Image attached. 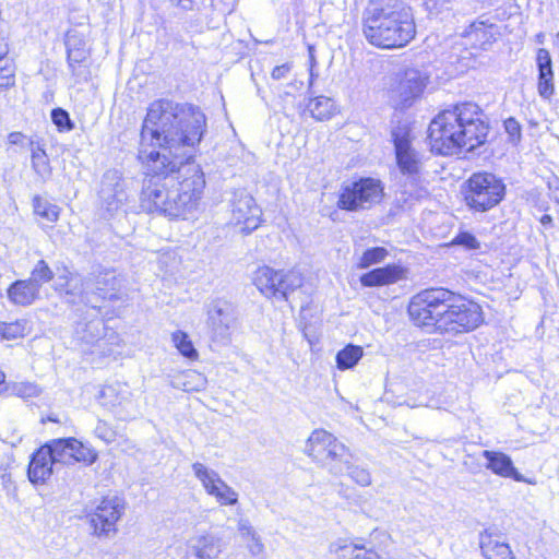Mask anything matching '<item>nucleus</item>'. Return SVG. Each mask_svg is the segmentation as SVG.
Returning a JSON list of instances; mask_svg holds the SVG:
<instances>
[{
  "mask_svg": "<svg viewBox=\"0 0 559 559\" xmlns=\"http://www.w3.org/2000/svg\"><path fill=\"white\" fill-rule=\"evenodd\" d=\"M205 130L206 117L197 106L166 98L150 104L138 154L146 168L142 211L186 217L197 209L205 179L192 158Z\"/></svg>",
  "mask_w": 559,
  "mask_h": 559,
  "instance_id": "obj_1",
  "label": "nucleus"
},
{
  "mask_svg": "<svg viewBox=\"0 0 559 559\" xmlns=\"http://www.w3.org/2000/svg\"><path fill=\"white\" fill-rule=\"evenodd\" d=\"M489 123L475 103H462L442 110L429 124L431 151L439 155L472 152L486 143Z\"/></svg>",
  "mask_w": 559,
  "mask_h": 559,
  "instance_id": "obj_2",
  "label": "nucleus"
},
{
  "mask_svg": "<svg viewBox=\"0 0 559 559\" xmlns=\"http://www.w3.org/2000/svg\"><path fill=\"white\" fill-rule=\"evenodd\" d=\"M361 31L370 45L395 49L415 38L416 24L411 7L403 0H370L362 12Z\"/></svg>",
  "mask_w": 559,
  "mask_h": 559,
  "instance_id": "obj_3",
  "label": "nucleus"
},
{
  "mask_svg": "<svg viewBox=\"0 0 559 559\" xmlns=\"http://www.w3.org/2000/svg\"><path fill=\"white\" fill-rule=\"evenodd\" d=\"M452 298L453 293L444 288L424 289L412 297L408 314L416 325L440 331Z\"/></svg>",
  "mask_w": 559,
  "mask_h": 559,
  "instance_id": "obj_4",
  "label": "nucleus"
},
{
  "mask_svg": "<svg viewBox=\"0 0 559 559\" xmlns=\"http://www.w3.org/2000/svg\"><path fill=\"white\" fill-rule=\"evenodd\" d=\"M464 200L469 211L485 213L496 207L506 195V185L492 173H475L466 181Z\"/></svg>",
  "mask_w": 559,
  "mask_h": 559,
  "instance_id": "obj_5",
  "label": "nucleus"
},
{
  "mask_svg": "<svg viewBox=\"0 0 559 559\" xmlns=\"http://www.w3.org/2000/svg\"><path fill=\"white\" fill-rule=\"evenodd\" d=\"M305 452L335 476L344 474L345 459L349 456L348 448L323 429L312 431L307 440Z\"/></svg>",
  "mask_w": 559,
  "mask_h": 559,
  "instance_id": "obj_6",
  "label": "nucleus"
},
{
  "mask_svg": "<svg viewBox=\"0 0 559 559\" xmlns=\"http://www.w3.org/2000/svg\"><path fill=\"white\" fill-rule=\"evenodd\" d=\"M448 305L449 309L441 321L440 332L454 334L469 332L484 321L481 308L474 301L457 298L453 294Z\"/></svg>",
  "mask_w": 559,
  "mask_h": 559,
  "instance_id": "obj_7",
  "label": "nucleus"
},
{
  "mask_svg": "<svg viewBox=\"0 0 559 559\" xmlns=\"http://www.w3.org/2000/svg\"><path fill=\"white\" fill-rule=\"evenodd\" d=\"M253 283L265 297L286 300L289 293L301 287L302 276L294 270L276 271L263 265L255 271Z\"/></svg>",
  "mask_w": 559,
  "mask_h": 559,
  "instance_id": "obj_8",
  "label": "nucleus"
},
{
  "mask_svg": "<svg viewBox=\"0 0 559 559\" xmlns=\"http://www.w3.org/2000/svg\"><path fill=\"white\" fill-rule=\"evenodd\" d=\"M383 187L380 180L360 178L342 188L337 206L341 210L357 211L381 201Z\"/></svg>",
  "mask_w": 559,
  "mask_h": 559,
  "instance_id": "obj_9",
  "label": "nucleus"
},
{
  "mask_svg": "<svg viewBox=\"0 0 559 559\" xmlns=\"http://www.w3.org/2000/svg\"><path fill=\"white\" fill-rule=\"evenodd\" d=\"M126 511V503L117 496L104 498L94 511L87 514L93 534L108 538L117 533V522Z\"/></svg>",
  "mask_w": 559,
  "mask_h": 559,
  "instance_id": "obj_10",
  "label": "nucleus"
},
{
  "mask_svg": "<svg viewBox=\"0 0 559 559\" xmlns=\"http://www.w3.org/2000/svg\"><path fill=\"white\" fill-rule=\"evenodd\" d=\"M45 445L57 466L73 465L76 462L92 465L97 460V454L75 438L53 439Z\"/></svg>",
  "mask_w": 559,
  "mask_h": 559,
  "instance_id": "obj_11",
  "label": "nucleus"
},
{
  "mask_svg": "<svg viewBox=\"0 0 559 559\" xmlns=\"http://www.w3.org/2000/svg\"><path fill=\"white\" fill-rule=\"evenodd\" d=\"M81 283V295H88L90 293L96 294L103 299H112L116 297L118 289V280L114 271L105 270L97 273H91L86 278L82 280L79 276H71L67 281V287L60 288L67 294H75V285Z\"/></svg>",
  "mask_w": 559,
  "mask_h": 559,
  "instance_id": "obj_12",
  "label": "nucleus"
},
{
  "mask_svg": "<svg viewBox=\"0 0 559 559\" xmlns=\"http://www.w3.org/2000/svg\"><path fill=\"white\" fill-rule=\"evenodd\" d=\"M99 198L105 210L114 214L119 210L127 212L130 194L122 175L117 169L107 170L102 178Z\"/></svg>",
  "mask_w": 559,
  "mask_h": 559,
  "instance_id": "obj_13",
  "label": "nucleus"
},
{
  "mask_svg": "<svg viewBox=\"0 0 559 559\" xmlns=\"http://www.w3.org/2000/svg\"><path fill=\"white\" fill-rule=\"evenodd\" d=\"M261 215L260 207L246 190L234 192L230 222L236 226H241L242 234L248 235L255 230L260 226Z\"/></svg>",
  "mask_w": 559,
  "mask_h": 559,
  "instance_id": "obj_14",
  "label": "nucleus"
},
{
  "mask_svg": "<svg viewBox=\"0 0 559 559\" xmlns=\"http://www.w3.org/2000/svg\"><path fill=\"white\" fill-rule=\"evenodd\" d=\"M426 86V78L416 69H407L397 84L390 91V100L395 108L409 107Z\"/></svg>",
  "mask_w": 559,
  "mask_h": 559,
  "instance_id": "obj_15",
  "label": "nucleus"
},
{
  "mask_svg": "<svg viewBox=\"0 0 559 559\" xmlns=\"http://www.w3.org/2000/svg\"><path fill=\"white\" fill-rule=\"evenodd\" d=\"M236 320V307L230 301L218 298L209 305L207 324L215 338L221 341L228 340Z\"/></svg>",
  "mask_w": 559,
  "mask_h": 559,
  "instance_id": "obj_16",
  "label": "nucleus"
},
{
  "mask_svg": "<svg viewBox=\"0 0 559 559\" xmlns=\"http://www.w3.org/2000/svg\"><path fill=\"white\" fill-rule=\"evenodd\" d=\"M68 66L73 76L80 80H87V70L82 66L90 56V48L82 35L71 31L66 37Z\"/></svg>",
  "mask_w": 559,
  "mask_h": 559,
  "instance_id": "obj_17",
  "label": "nucleus"
},
{
  "mask_svg": "<svg viewBox=\"0 0 559 559\" xmlns=\"http://www.w3.org/2000/svg\"><path fill=\"white\" fill-rule=\"evenodd\" d=\"M396 163L404 176L411 181L412 186L417 187L419 180V159L417 153L412 147L406 136H399L393 132Z\"/></svg>",
  "mask_w": 559,
  "mask_h": 559,
  "instance_id": "obj_18",
  "label": "nucleus"
},
{
  "mask_svg": "<svg viewBox=\"0 0 559 559\" xmlns=\"http://www.w3.org/2000/svg\"><path fill=\"white\" fill-rule=\"evenodd\" d=\"M479 548L486 559H516L501 533L487 528L479 533Z\"/></svg>",
  "mask_w": 559,
  "mask_h": 559,
  "instance_id": "obj_19",
  "label": "nucleus"
},
{
  "mask_svg": "<svg viewBox=\"0 0 559 559\" xmlns=\"http://www.w3.org/2000/svg\"><path fill=\"white\" fill-rule=\"evenodd\" d=\"M406 277V270L397 264H388L377 267L360 276V283L365 287H374L394 284Z\"/></svg>",
  "mask_w": 559,
  "mask_h": 559,
  "instance_id": "obj_20",
  "label": "nucleus"
},
{
  "mask_svg": "<svg viewBox=\"0 0 559 559\" xmlns=\"http://www.w3.org/2000/svg\"><path fill=\"white\" fill-rule=\"evenodd\" d=\"M55 468H57V465L51 453L44 445L32 456L28 465V478L34 484L45 483L52 475Z\"/></svg>",
  "mask_w": 559,
  "mask_h": 559,
  "instance_id": "obj_21",
  "label": "nucleus"
},
{
  "mask_svg": "<svg viewBox=\"0 0 559 559\" xmlns=\"http://www.w3.org/2000/svg\"><path fill=\"white\" fill-rule=\"evenodd\" d=\"M483 456L487 460L486 467L496 475L512 478L516 481H525L524 477L514 467L510 456L502 452L485 450Z\"/></svg>",
  "mask_w": 559,
  "mask_h": 559,
  "instance_id": "obj_22",
  "label": "nucleus"
},
{
  "mask_svg": "<svg viewBox=\"0 0 559 559\" xmlns=\"http://www.w3.org/2000/svg\"><path fill=\"white\" fill-rule=\"evenodd\" d=\"M189 548L198 559H216L222 552V540L212 534L198 535L189 540Z\"/></svg>",
  "mask_w": 559,
  "mask_h": 559,
  "instance_id": "obj_23",
  "label": "nucleus"
},
{
  "mask_svg": "<svg viewBox=\"0 0 559 559\" xmlns=\"http://www.w3.org/2000/svg\"><path fill=\"white\" fill-rule=\"evenodd\" d=\"M131 391L126 383L114 382L105 385L98 395L100 403L110 408L124 406L130 402Z\"/></svg>",
  "mask_w": 559,
  "mask_h": 559,
  "instance_id": "obj_24",
  "label": "nucleus"
},
{
  "mask_svg": "<svg viewBox=\"0 0 559 559\" xmlns=\"http://www.w3.org/2000/svg\"><path fill=\"white\" fill-rule=\"evenodd\" d=\"M7 295L14 305L29 306L39 297V290L27 280H19L10 285Z\"/></svg>",
  "mask_w": 559,
  "mask_h": 559,
  "instance_id": "obj_25",
  "label": "nucleus"
},
{
  "mask_svg": "<svg viewBox=\"0 0 559 559\" xmlns=\"http://www.w3.org/2000/svg\"><path fill=\"white\" fill-rule=\"evenodd\" d=\"M28 150L31 151L32 167L34 171L44 179L50 177L52 169L44 148V144L39 140L29 141Z\"/></svg>",
  "mask_w": 559,
  "mask_h": 559,
  "instance_id": "obj_26",
  "label": "nucleus"
},
{
  "mask_svg": "<svg viewBox=\"0 0 559 559\" xmlns=\"http://www.w3.org/2000/svg\"><path fill=\"white\" fill-rule=\"evenodd\" d=\"M106 328L102 319L91 320L86 323H78L75 333L76 336L87 344L98 342L105 334Z\"/></svg>",
  "mask_w": 559,
  "mask_h": 559,
  "instance_id": "obj_27",
  "label": "nucleus"
},
{
  "mask_svg": "<svg viewBox=\"0 0 559 559\" xmlns=\"http://www.w3.org/2000/svg\"><path fill=\"white\" fill-rule=\"evenodd\" d=\"M192 469L195 477L202 483L205 491L210 496H214L217 486H219V483H223L218 473L199 462L192 464Z\"/></svg>",
  "mask_w": 559,
  "mask_h": 559,
  "instance_id": "obj_28",
  "label": "nucleus"
},
{
  "mask_svg": "<svg viewBox=\"0 0 559 559\" xmlns=\"http://www.w3.org/2000/svg\"><path fill=\"white\" fill-rule=\"evenodd\" d=\"M192 469L195 477L202 483L205 491L210 496H214L217 486H219V483H223L218 473L199 462L192 464Z\"/></svg>",
  "mask_w": 559,
  "mask_h": 559,
  "instance_id": "obj_29",
  "label": "nucleus"
},
{
  "mask_svg": "<svg viewBox=\"0 0 559 559\" xmlns=\"http://www.w3.org/2000/svg\"><path fill=\"white\" fill-rule=\"evenodd\" d=\"M33 211L36 217L50 224L56 223L60 216V207L39 195L33 198Z\"/></svg>",
  "mask_w": 559,
  "mask_h": 559,
  "instance_id": "obj_30",
  "label": "nucleus"
},
{
  "mask_svg": "<svg viewBox=\"0 0 559 559\" xmlns=\"http://www.w3.org/2000/svg\"><path fill=\"white\" fill-rule=\"evenodd\" d=\"M308 111L311 116L317 120H328L330 119L335 111V104L333 99L319 96L311 98L307 105Z\"/></svg>",
  "mask_w": 559,
  "mask_h": 559,
  "instance_id": "obj_31",
  "label": "nucleus"
},
{
  "mask_svg": "<svg viewBox=\"0 0 559 559\" xmlns=\"http://www.w3.org/2000/svg\"><path fill=\"white\" fill-rule=\"evenodd\" d=\"M362 356L364 349L361 346L348 344L336 354V366L340 370L352 369Z\"/></svg>",
  "mask_w": 559,
  "mask_h": 559,
  "instance_id": "obj_32",
  "label": "nucleus"
},
{
  "mask_svg": "<svg viewBox=\"0 0 559 559\" xmlns=\"http://www.w3.org/2000/svg\"><path fill=\"white\" fill-rule=\"evenodd\" d=\"M171 341L179 353L188 359H197L198 352L193 346L189 335L183 331H176L171 334Z\"/></svg>",
  "mask_w": 559,
  "mask_h": 559,
  "instance_id": "obj_33",
  "label": "nucleus"
},
{
  "mask_svg": "<svg viewBox=\"0 0 559 559\" xmlns=\"http://www.w3.org/2000/svg\"><path fill=\"white\" fill-rule=\"evenodd\" d=\"M53 278V272L44 260L37 261L34 265L29 278L27 281L36 286L38 290L45 284Z\"/></svg>",
  "mask_w": 559,
  "mask_h": 559,
  "instance_id": "obj_34",
  "label": "nucleus"
},
{
  "mask_svg": "<svg viewBox=\"0 0 559 559\" xmlns=\"http://www.w3.org/2000/svg\"><path fill=\"white\" fill-rule=\"evenodd\" d=\"M346 467L344 468V473L347 475L359 486L367 487L371 485V474L367 468L355 466L350 463V455L345 459Z\"/></svg>",
  "mask_w": 559,
  "mask_h": 559,
  "instance_id": "obj_35",
  "label": "nucleus"
},
{
  "mask_svg": "<svg viewBox=\"0 0 559 559\" xmlns=\"http://www.w3.org/2000/svg\"><path fill=\"white\" fill-rule=\"evenodd\" d=\"M388 255V251L382 247H374L367 249L359 259L357 266L359 269H367L372 264L382 262Z\"/></svg>",
  "mask_w": 559,
  "mask_h": 559,
  "instance_id": "obj_36",
  "label": "nucleus"
},
{
  "mask_svg": "<svg viewBox=\"0 0 559 559\" xmlns=\"http://www.w3.org/2000/svg\"><path fill=\"white\" fill-rule=\"evenodd\" d=\"M25 321H15L11 323L0 322V338L15 340L25 335Z\"/></svg>",
  "mask_w": 559,
  "mask_h": 559,
  "instance_id": "obj_37",
  "label": "nucleus"
},
{
  "mask_svg": "<svg viewBox=\"0 0 559 559\" xmlns=\"http://www.w3.org/2000/svg\"><path fill=\"white\" fill-rule=\"evenodd\" d=\"M537 91L542 98H551L555 94L554 71L538 73Z\"/></svg>",
  "mask_w": 559,
  "mask_h": 559,
  "instance_id": "obj_38",
  "label": "nucleus"
},
{
  "mask_svg": "<svg viewBox=\"0 0 559 559\" xmlns=\"http://www.w3.org/2000/svg\"><path fill=\"white\" fill-rule=\"evenodd\" d=\"M213 497L222 506H234L238 502V493L224 480L219 483Z\"/></svg>",
  "mask_w": 559,
  "mask_h": 559,
  "instance_id": "obj_39",
  "label": "nucleus"
},
{
  "mask_svg": "<svg viewBox=\"0 0 559 559\" xmlns=\"http://www.w3.org/2000/svg\"><path fill=\"white\" fill-rule=\"evenodd\" d=\"M12 394L22 399L39 395L40 389L32 382H20L11 386Z\"/></svg>",
  "mask_w": 559,
  "mask_h": 559,
  "instance_id": "obj_40",
  "label": "nucleus"
},
{
  "mask_svg": "<svg viewBox=\"0 0 559 559\" xmlns=\"http://www.w3.org/2000/svg\"><path fill=\"white\" fill-rule=\"evenodd\" d=\"M52 122L57 126L59 131H71L74 128L68 111L62 108H56L51 111Z\"/></svg>",
  "mask_w": 559,
  "mask_h": 559,
  "instance_id": "obj_41",
  "label": "nucleus"
},
{
  "mask_svg": "<svg viewBox=\"0 0 559 559\" xmlns=\"http://www.w3.org/2000/svg\"><path fill=\"white\" fill-rule=\"evenodd\" d=\"M186 381L183 382L185 391H201L205 388L206 379L197 371H189L185 374Z\"/></svg>",
  "mask_w": 559,
  "mask_h": 559,
  "instance_id": "obj_42",
  "label": "nucleus"
},
{
  "mask_svg": "<svg viewBox=\"0 0 559 559\" xmlns=\"http://www.w3.org/2000/svg\"><path fill=\"white\" fill-rule=\"evenodd\" d=\"M359 549V544H341L334 543L331 545L330 550L337 559H354L356 550Z\"/></svg>",
  "mask_w": 559,
  "mask_h": 559,
  "instance_id": "obj_43",
  "label": "nucleus"
},
{
  "mask_svg": "<svg viewBox=\"0 0 559 559\" xmlns=\"http://www.w3.org/2000/svg\"><path fill=\"white\" fill-rule=\"evenodd\" d=\"M464 36L475 37L476 41H486L489 39L486 23L483 21L473 22L464 32Z\"/></svg>",
  "mask_w": 559,
  "mask_h": 559,
  "instance_id": "obj_44",
  "label": "nucleus"
},
{
  "mask_svg": "<svg viewBox=\"0 0 559 559\" xmlns=\"http://www.w3.org/2000/svg\"><path fill=\"white\" fill-rule=\"evenodd\" d=\"M14 84V66L12 60L0 62V90Z\"/></svg>",
  "mask_w": 559,
  "mask_h": 559,
  "instance_id": "obj_45",
  "label": "nucleus"
},
{
  "mask_svg": "<svg viewBox=\"0 0 559 559\" xmlns=\"http://www.w3.org/2000/svg\"><path fill=\"white\" fill-rule=\"evenodd\" d=\"M503 126L506 132L509 135L510 142H512L513 144L519 143L522 139V128L520 122L515 118L510 117L507 120H504Z\"/></svg>",
  "mask_w": 559,
  "mask_h": 559,
  "instance_id": "obj_46",
  "label": "nucleus"
},
{
  "mask_svg": "<svg viewBox=\"0 0 559 559\" xmlns=\"http://www.w3.org/2000/svg\"><path fill=\"white\" fill-rule=\"evenodd\" d=\"M536 66H537L538 73L554 71L551 57L547 49L539 48L537 50Z\"/></svg>",
  "mask_w": 559,
  "mask_h": 559,
  "instance_id": "obj_47",
  "label": "nucleus"
},
{
  "mask_svg": "<svg viewBox=\"0 0 559 559\" xmlns=\"http://www.w3.org/2000/svg\"><path fill=\"white\" fill-rule=\"evenodd\" d=\"M95 433L98 438H100L107 443L112 442L116 437V432L110 427H108V425L103 420H99L97 423L95 427Z\"/></svg>",
  "mask_w": 559,
  "mask_h": 559,
  "instance_id": "obj_48",
  "label": "nucleus"
},
{
  "mask_svg": "<svg viewBox=\"0 0 559 559\" xmlns=\"http://www.w3.org/2000/svg\"><path fill=\"white\" fill-rule=\"evenodd\" d=\"M292 70H293V63L285 62L281 66H276L273 68L272 72H271V78L275 81L286 80L289 78Z\"/></svg>",
  "mask_w": 559,
  "mask_h": 559,
  "instance_id": "obj_49",
  "label": "nucleus"
},
{
  "mask_svg": "<svg viewBox=\"0 0 559 559\" xmlns=\"http://www.w3.org/2000/svg\"><path fill=\"white\" fill-rule=\"evenodd\" d=\"M454 241L456 245H461L467 249H477L479 247L476 237L469 233H460Z\"/></svg>",
  "mask_w": 559,
  "mask_h": 559,
  "instance_id": "obj_50",
  "label": "nucleus"
},
{
  "mask_svg": "<svg viewBox=\"0 0 559 559\" xmlns=\"http://www.w3.org/2000/svg\"><path fill=\"white\" fill-rule=\"evenodd\" d=\"M9 50L10 46L8 32L2 26H0V62L11 60L8 58Z\"/></svg>",
  "mask_w": 559,
  "mask_h": 559,
  "instance_id": "obj_51",
  "label": "nucleus"
},
{
  "mask_svg": "<svg viewBox=\"0 0 559 559\" xmlns=\"http://www.w3.org/2000/svg\"><path fill=\"white\" fill-rule=\"evenodd\" d=\"M29 141H36V140L26 136L22 132H11L8 135V143L10 145H16V146L27 147L28 148V142Z\"/></svg>",
  "mask_w": 559,
  "mask_h": 559,
  "instance_id": "obj_52",
  "label": "nucleus"
},
{
  "mask_svg": "<svg viewBox=\"0 0 559 559\" xmlns=\"http://www.w3.org/2000/svg\"><path fill=\"white\" fill-rule=\"evenodd\" d=\"M238 531L242 538L251 539V538H253V536L258 535L257 532L254 531V528L252 527V525L250 524V522L246 519L239 520Z\"/></svg>",
  "mask_w": 559,
  "mask_h": 559,
  "instance_id": "obj_53",
  "label": "nucleus"
},
{
  "mask_svg": "<svg viewBox=\"0 0 559 559\" xmlns=\"http://www.w3.org/2000/svg\"><path fill=\"white\" fill-rule=\"evenodd\" d=\"M247 548L252 556H260L264 552V545L259 535L248 540Z\"/></svg>",
  "mask_w": 559,
  "mask_h": 559,
  "instance_id": "obj_54",
  "label": "nucleus"
},
{
  "mask_svg": "<svg viewBox=\"0 0 559 559\" xmlns=\"http://www.w3.org/2000/svg\"><path fill=\"white\" fill-rule=\"evenodd\" d=\"M354 559H381V558L376 550L366 549L362 545H359V549L356 550Z\"/></svg>",
  "mask_w": 559,
  "mask_h": 559,
  "instance_id": "obj_55",
  "label": "nucleus"
},
{
  "mask_svg": "<svg viewBox=\"0 0 559 559\" xmlns=\"http://www.w3.org/2000/svg\"><path fill=\"white\" fill-rule=\"evenodd\" d=\"M192 0H177L176 5L182 8L183 10L192 9Z\"/></svg>",
  "mask_w": 559,
  "mask_h": 559,
  "instance_id": "obj_56",
  "label": "nucleus"
},
{
  "mask_svg": "<svg viewBox=\"0 0 559 559\" xmlns=\"http://www.w3.org/2000/svg\"><path fill=\"white\" fill-rule=\"evenodd\" d=\"M309 61H310V73L312 74V68L316 64L314 47L308 46Z\"/></svg>",
  "mask_w": 559,
  "mask_h": 559,
  "instance_id": "obj_57",
  "label": "nucleus"
},
{
  "mask_svg": "<svg viewBox=\"0 0 559 559\" xmlns=\"http://www.w3.org/2000/svg\"><path fill=\"white\" fill-rule=\"evenodd\" d=\"M545 34L544 33H538L536 36H535V41L537 44H540L543 45L545 43Z\"/></svg>",
  "mask_w": 559,
  "mask_h": 559,
  "instance_id": "obj_58",
  "label": "nucleus"
},
{
  "mask_svg": "<svg viewBox=\"0 0 559 559\" xmlns=\"http://www.w3.org/2000/svg\"><path fill=\"white\" fill-rule=\"evenodd\" d=\"M551 221H552L551 216L547 215V214L543 215L542 218H540V223L543 225L549 224V223H551Z\"/></svg>",
  "mask_w": 559,
  "mask_h": 559,
  "instance_id": "obj_59",
  "label": "nucleus"
},
{
  "mask_svg": "<svg viewBox=\"0 0 559 559\" xmlns=\"http://www.w3.org/2000/svg\"><path fill=\"white\" fill-rule=\"evenodd\" d=\"M405 193H408L411 197H413V195L418 197L419 195V193L416 190H414V189H409V190L405 189Z\"/></svg>",
  "mask_w": 559,
  "mask_h": 559,
  "instance_id": "obj_60",
  "label": "nucleus"
},
{
  "mask_svg": "<svg viewBox=\"0 0 559 559\" xmlns=\"http://www.w3.org/2000/svg\"><path fill=\"white\" fill-rule=\"evenodd\" d=\"M110 338H115L116 340V344L119 345L120 344V337L118 335L115 334V332H111L110 335H109Z\"/></svg>",
  "mask_w": 559,
  "mask_h": 559,
  "instance_id": "obj_61",
  "label": "nucleus"
},
{
  "mask_svg": "<svg viewBox=\"0 0 559 559\" xmlns=\"http://www.w3.org/2000/svg\"><path fill=\"white\" fill-rule=\"evenodd\" d=\"M557 40H558V43H559V33L557 34Z\"/></svg>",
  "mask_w": 559,
  "mask_h": 559,
  "instance_id": "obj_62",
  "label": "nucleus"
}]
</instances>
